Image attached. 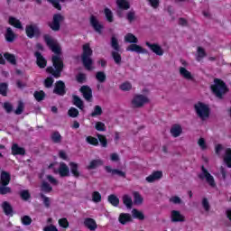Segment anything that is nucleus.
<instances>
[{
    "mask_svg": "<svg viewBox=\"0 0 231 231\" xmlns=\"http://www.w3.org/2000/svg\"><path fill=\"white\" fill-rule=\"evenodd\" d=\"M133 196H134V205H142L143 203V198L142 197V195L139 192L134 191L133 193Z\"/></svg>",
    "mask_w": 231,
    "mask_h": 231,
    "instance_id": "e433bc0d",
    "label": "nucleus"
},
{
    "mask_svg": "<svg viewBox=\"0 0 231 231\" xmlns=\"http://www.w3.org/2000/svg\"><path fill=\"white\" fill-rule=\"evenodd\" d=\"M58 223L61 228H68V226H69V222H68L67 218H60L59 219Z\"/></svg>",
    "mask_w": 231,
    "mask_h": 231,
    "instance_id": "bf43d9fd",
    "label": "nucleus"
},
{
    "mask_svg": "<svg viewBox=\"0 0 231 231\" xmlns=\"http://www.w3.org/2000/svg\"><path fill=\"white\" fill-rule=\"evenodd\" d=\"M119 89H121V91H131V89H133V85L131 82L125 81L119 86Z\"/></svg>",
    "mask_w": 231,
    "mask_h": 231,
    "instance_id": "79ce46f5",
    "label": "nucleus"
},
{
    "mask_svg": "<svg viewBox=\"0 0 231 231\" xmlns=\"http://www.w3.org/2000/svg\"><path fill=\"white\" fill-rule=\"evenodd\" d=\"M205 57H207V51H205V49H203L202 47H198L197 53H196V60L199 62L203 60Z\"/></svg>",
    "mask_w": 231,
    "mask_h": 231,
    "instance_id": "cd10ccee",
    "label": "nucleus"
},
{
    "mask_svg": "<svg viewBox=\"0 0 231 231\" xmlns=\"http://www.w3.org/2000/svg\"><path fill=\"white\" fill-rule=\"evenodd\" d=\"M169 202L171 203L172 205H181V203H183L181 198H180L179 196H171L169 199Z\"/></svg>",
    "mask_w": 231,
    "mask_h": 231,
    "instance_id": "49530a36",
    "label": "nucleus"
},
{
    "mask_svg": "<svg viewBox=\"0 0 231 231\" xmlns=\"http://www.w3.org/2000/svg\"><path fill=\"white\" fill-rule=\"evenodd\" d=\"M132 216L133 217H134L135 219H139L140 221H143L145 219V216L143 215V212L138 209H133Z\"/></svg>",
    "mask_w": 231,
    "mask_h": 231,
    "instance_id": "f704fd0d",
    "label": "nucleus"
},
{
    "mask_svg": "<svg viewBox=\"0 0 231 231\" xmlns=\"http://www.w3.org/2000/svg\"><path fill=\"white\" fill-rule=\"evenodd\" d=\"M90 24L93 26L94 30L97 32V33H102V30L104 29V26L98 22L97 17L91 16L90 18Z\"/></svg>",
    "mask_w": 231,
    "mask_h": 231,
    "instance_id": "4be33fe9",
    "label": "nucleus"
},
{
    "mask_svg": "<svg viewBox=\"0 0 231 231\" xmlns=\"http://www.w3.org/2000/svg\"><path fill=\"white\" fill-rule=\"evenodd\" d=\"M54 174H59L60 178H68L69 176V167L64 162H60L59 168H54Z\"/></svg>",
    "mask_w": 231,
    "mask_h": 231,
    "instance_id": "1a4fd4ad",
    "label": "nucleus"
},
{
    "mask_svg": "<svg viewBox=\"0 0 231 231\" xmlns=\"http://www.w3.org/2000/svg\"><path fill=\"white\" fill-rule=\"evenodd\" d=\"M5 39L6 42H14L17 39V34H15L12 27L5 29Z\"/></svg>",
    "mask_w": 231,
    "mask_h": 231,
    "instance_id": "dca6fc26",
    "label": "nucleus"
},
{
    "mask_svg": "<svg viewBox=\"0 0 231 231\" xmlns=\"http://www.w3.org/2000/svg\"><path fill=\"white\" fill-rule=\"evenodd\" d=\"M163 173L162 171H154L148 177H146L147 183H154V181H158V180H162Z\"/></svg>",
    "mask_w": 231,
    "mask_h": 231,
    "instance_id": "aec40b11",
    "label": "nucleus"
},
{
    "mask_svg": "<svg viewBox=\"0 0 231 231\" xmlns=\"http://www.w3.org/2000/svg\"><path fill=\"white\" fill-rule=\"evenodd\" d=\"M7 89H8V85L6 83H2L0 85V95H3V97H6Z\"/></svg>",
    "mask_w": 231,
    "mask_h": 231,
    "instance_id": "052dcab7",
    "label": "nucleus"
},
{
    "mask_svg": "<svg viewBox=\"0 0 231 231\" xmlns=\"http://www.w3.org/2000/svg\"><path fill=\"white\" fill-rule=\"evenodd\" d=\"M4 57L5 59H6L8 62H10V64H13L14 66L17 64V60L15 59V55L6 52L4 54Z\"/></svg>",
    "mask_w": 231,
    "mask_h": 231,
    "instance_id": "ea45409f",
    "label": "nucleus"
},
{
    "mask_svg": "<svg viewBox=\"0 0 231 231\" xmlns=\"http://www.w3.org/2000/svg\"><path fill=\"white\" fill-rule=\"evenodd\" d=\"M24 148L20 147L17 143L13 144L12 146V154H14V156L20 154V155H24Z\"/></svg>",
    "mask_w": 231,
    "mask_h": 231,
    "instance_id": "c85d7f7f",
    "label": "nucleus"
},
{
    "mask_svg": "<svg viewBox=\"0 0 231 231\" xmlns=\"http://www.w3.org/2000/svg\"><path fill=\"white\" fill-rule=\"evenodd\" d=\"M108 201L113 205V207H118L120 204V199L116 195H109Z\"/></svg>",
    "mask_w": 231,
    "mask_h": 231,
    "instance_id": "37998d69",
    "label": "nucleus"
},
{
    "mask_svg": "<svg viewBox=\"0 0 231 231\" xmlns=\"http://www.w3.org/2000/svg\"><path fill=\"white\" fill-rule=\"evenodd\" d=\"M125 42H129L130 44H138V38L133 33H127L125 36Z\"/></svg>",
    "mask_w": 231,
    "mask_h": 231,
    "instance_id": "7c9ffc66",
    "label": "nucleus"
},
{
    "mask_svg": "<svg viewBox=\"0 0 231 231\" xmlns=\"http://www.w3.org/2000/svg\"><path fill=\"white\" fill-rule=\"evenodd\" d=\"M84 225L87 226V228H88V230H97V222H95L93 218L85 219Z\"/></svg>",
    "mask_w": 231,
    "mask_h": 231,
    "instance_id": "bb28decb",
    "label": "nucleus"
},
{
    "mask_svg": "<svg viewBox=\"0 0 231 231\" xmlns=\"http://www.w3.org/2000/svg\"><path fill=\"white\" fill-rule=\"evenodd\" d=\"M21 219L23 225H25L26 226L32 225V217H30V216H23Z\"/></svg>",
    "mask_w": 231,
    "mask_h": 231,
    "instance_id": "680f3d73",
    "label": "nucleus"
},
{
    "mask_svg": "<svg viewBox=\"0 0 231 231\" xmlns=\"http://www.w3.org/2000/svg\"><path fill=\"white\" fill-rule=\"evenodd\" d=\"M211 91L217 98H223L228 92V88L223 80L215 79L213 85H211Z\"/></svg>",
    "mask_w": 231,
    "mask_h": 231,
    "instance_id": "7ed1b4c3",
    "label": "nucleus"
},
{
    "mask_svg": "<svg viewBox=\"0 0 231 231\" xmlns=\"http://www.w3.org/2000/svg\"><path fill=\"white\" fill-rule=\"evenodd\" d=\"M102 115V107L100 106H96L94 111L91 113V116H100Z\"/></svg>",
    "mask_w": 231,
    "mask_h": 231,
    "instance_id": "4d7b16f0",
    "label": "nucleus"
},
{
    "mask_svg": "<svg viewBox=\"0 0 231 231\" xmlns=\"http://www.w3.org/2000/svg\"><path fill=\"white\" fill-rule=\"evenodd\" d=\"M146 46L153 52L155 55L162 57L164 53L163 49L158 43H151L149 42H145Z\"/></svg>",
    "mask_w": 231,
    "mask_h": 231,
    "instance_id": "f8f14e48",
    "label": "nucleus"
},
{
    "mask_svg": "<svg viewBox=\"0 0 231 231\" xmlns=\"http://www.w3.org/2000/svg\"><path fill=\"white\" fill-rule=\"evenodd\" d=\"M123 203L126 206V208H133V198H131V196L124 195Z\"/></svg>",
    "mask_w": 231,
    "mask_h": 231,
    "instance_id": "72a5a7b5",
    "label": "nucleus"
},
{
    "mask_svg": "<svg viewBox=\"0 0 231 231\" xmlns=\"http://www.w3.org/2000/svg\"><path fill=\"white\" fill-rule=\"evenodd\" d=\"M119 223L121 225H127V223H133V216L129 213H121L118 217Z\"/></svg>",
    "mask_w": 231,
    "mask_h": 231,
    "instance_id": "6ab92c4d",
    "label": "nucleus"
},
{
    "mask_svg": "<svg viewBox=\"0 0 231 231\" xmlns=\"http://www.w3.org/2000/svg\"><path fill=\"white\" fill-rule=\"evenodd\" d=\"M73 104L76 107H79V109H84V102L78 96H73Z\"/></svg>",
    "mask_w": 231,
    "mask_h": 231,
    "instance_id": "58836bf2",
    "label": "nucleus"
},
{
    "mask_svg": "<svg viewBox=\"0 0 231 231\" xmlns=\"http://www.w3.org/2000/svg\"><path fill=\"white\" fill-rule=\"evenodd\" d=\"M35 57H36V62L37 66L39 68H44L47 64L46 59L43 58L42 54H41L39 51L35 52Z\"/></svg>",
    "mask_w": 231,
    "mask_h": 231,
    "instance_id": "393cba45",
    "label": "nucleus"
},
{
    "mask_svg": "<svg viewBox=\"0 0 231 231\" xmlns=\"http://www.w3.org/2000/svg\"><path fill=\"white\" fill-rule=\"evenodd\" d=\"M179 73L182 79H185V80H194V76L192 75V72H190L185 67H180Z\"/></svg>",
    "mask_w": 231,
    "mask_h": 231,
    "instance_id": "f3484780",
    "label": "nucleus"
},
{
    "mask_svg": "<svg viewBox=\"0 0 231 231\" xmlns=\"http://www.w3.org/2000/svg\"><path fill=\"white\" fill-rule=\"evenodd\" d=\"M95 127H96L97 131H101V132L106 131V124H104L102 122H97Z\"/></svg>",
    "mask_w": 231,
    "mask_h": 231,
    "instance_id": "338daca9",
    "label": "nucleus"
},
{
    "mask_svg": "<svg viewBox=\"0 0 231 231\" xmlns=\"http://www.w3.org/2000/svg\"><path fill=\"white\" fill-rule=\"evenodd\" d=\"M126 19H127L128 23H133V22L136 21V13H134V11H129L126 14Z\"/></svg>",
    "mask_w": 231,
    "mask_h": 231,
    "instance_id": "09e8293b",
    "label": "nucleus"
},
{
    "mask_svg": "<svg viewBox=\"0 0 231 231\" xmlns=\"http://www.w3.org/2000/svg\"><path fill=\"white\" fill-rule=\"evenodd\" d=\"M117 8V15L122 17V11L121 10H129L131 8V4L127 0H116Z\"/></svg>",
    "mask_w": 231,
    "mask_h": 231,
    "instance_id": "ddd939ff",
    "label": "nucleus"
},
{
    "mask_svg": "<svg viewBox=\"0 0 231 231\" xmlns=\"http://www.w3.org/2000/svg\"><path fill=\"white\" fill-rule=\"evenodd\" d=\"M201 207L207 214H208V212H210V208H211L210 201L207 199V197L202 198Z\"/></svg>",
    "mask_w": 231,
    "mask_h": 231,
    "instance_id": "c756f323",
    "label": "nucleus"
},
{
    "mask_svg": "<svg viewBox=\"0 0 231 231\" xmlns=\"http://www.w3.org/2000/svg\"><path fill=\"white\" fill-rule=\"evenodd\" d=\"M41 198L43 201V205L46 208H50V207H51V199H50L49 197H46L44 194L41 193Z\"/></svg>",
    "mask_w": 231,
    "mask_h": 231,
    "instance_id": "c03bdc74",
    "label": "nucleus"
},
{
    "mask_svg": "<svg viewBox=\"0 0 231 231\" xmlns=\"http://www.w3.org/2000/svg\"><path fill=\"white\" fill-rule=\"evenodd\" d=\"M200 180H205V181L209 185V187H216V180L214 176H212L205 167L202 166V172L199 175Z\"/></svg>",
    "mask_w": 231,
    "mask_h": 231,
    "instance_id": "0eeeda50",
    "label": "nucleus"
},
{
    "mask_svg": "<svg viewBox=\"0 0 231 231\" xmlns=\"http://www.w3.org/2000/svg\"><path fill=\"white\" fill-rule=\"evenodd\" d=\"M51 140L54 142V143H60L62 136H60L59 132H56L52 134Z\"/></svg>",
    "mask_w": 231,
    "mask_h": 231,
    "instance_id": "603ef678",
    "label": "nucleus"
},
{
    "mask_svg": "<svg viewBox=\"0 0 231 231\" xmlns=\"http://www.w3.org/2000/svg\"><path fill=\"white\" fill-rule=\"evenodd\" d=\"M34 98L38 100V102H41L44 98V92L43 91H36L34 92Z\"/></svg>",
    "mask_w": 231,
    "mask_h": 231,
    "instance_id": "e2e57ef3",
    "label": "nucleus"
},
{
    "mask_svg": "<svg viewBox=\"0 0 231 231\" xmlns=\"http://www.w3.org/2000/svg\"><path fill=\"white\" fill-rule=\"evenodd\" d=\"M92 201H94V203H100L102 201V195H100V192L94 191L92 193Z\"/></svg>",
    "mask_w": 231,
    "mask_h": 231,
    "instance_id": "de8ad7c7",
    "label": "nucleus"
},
{
    "mask_svg": "<svg viewBox=\"0 0 231 231\" xmlns=\"http://www.w3.org/2000/svg\"><path fill=\"white\" fill-rule=\"evenodd\" d=\"M98 141L100 142L102 147H107V138L100 134H97Z\"/></svg>",
    "mask_w": 231,
    "mask_h": 231,
    "instance_id": "6e6d98bb",
    "label": "nucleus"
},
{
    "mask_svg": "<svg viewBox=\"0 0 231 231\" xmlns=\"http://www.w3.org/2000/svg\"><path fill=\"white\" fill-rule=\"evenodd\" d=\"M96 79L97 81H99L101 84L106 82V79H107V77L106 76V73L103 71H98L96 73Z\"/></svg>",
    "mask_w": 231,
    "mask_h": 231,
    "instance_id": "a18cd8bd",
    "label": "nucleus"
},
{
    "mask_svg": "<svg viewBox=\"0 0 231 231\" xmlns=\"http://www.w3.org/2000/svg\"><path fill=\"white\" fill-rule=\"evenodd\" d=\"M171 223H185V216L180 210H171Z\"/></svg>",
    "mask_w": 231,
    "mask_h": 231,
    "instance_id": "9b49d317",
    "label": "nucleus"
},
{
    "mask_svg": "<svg viewBox=\"0 0 231 231\" xmlns=\"http://www.w3.org/2000/svg\"><path fill=\"white\" fill-rule=\"evenodd\" d=\"M197 145H199L200 151H207L208 149V143H207V140L203 137L198 139Z\"/></svg>",
    "mask_w": 231,
    "mask_h": 231,
    "instance_id": "2f4dec72",
    "label": "nucleus"
},
{
    "mask_svg": "<svg viewBox=\"0 0 231 231\" xmlns=\"http://www.w3.org/2000/svg\"><path fill=\"white\" fill-rule=\"evenodd\" d=\"M10 192H12L10 188H8L3 184H0V194H10Z\"/></svg>",
    "mask_w": 231,
    "mask_h": 231,
    "instance_id": "69168bd1",
    "label": "nucleus"
},
{
    "mask_svg": "<svg viewBox=\"0 0 231 231\" xmlns=\"http://www.w3.org/2000/svg\"><path fill=\"white\" fill-rule=\"evenodd\" d=\"M80 91L85 100H87L88 102H89L91 98H93V91L91 90V88L88 86H83L81 87Z\"/></svg>",
    "mask_w": 231,
    "mask_h": 231,
    "instance_id": "a211bd4d",
    "label": "nucleus"
},
{
    "mask_svg": "<svg viewBox=\"0 0 231 231\" xmlns=\"http://www.w3.org/2000/svg\"><path fill=\"white\" fill-rule=\"evenodd\" d=\"M44 41L49 46V48L55 53L56 55L52 57V64L53 67H48L46 69L47 73L54 76L55 79H59L60 77V73H62V69L64 68V63L62 62V58H60V45L57 42V40L53 39L50 35L44 36Z\"/></svg>",
    "mask_w": 231,
    "mask_h": 231,
    "instance_id": "f257e3e1",
    "label": "nucleus"
},
{
    "mask_svg": "<svg viewBox=\"0 0 231 231\" xmlns=\"http://www.w3.org/2000/svg\"><path fill=\"white\" fill-rule=\"evenodd\" d=\"M70 172L74 178H80V170L79 169V164L77 162H69Z\"/></svg>",
    "mask_w": 231,
    "mask_h": 231,
    "instance_id": "b1692460",
    "label": "nucleus"
},
{
    "mask_svg": "<svg viewBox=\"0 0 231 231\" xmlns=\"http://www.w3.org/2000/svg\"><path fill=\"white\" fill-rule=\"evenodd\" d=\"M25 32L29 39H33V37H37V35L41 34V30H39V27L35 24L27 25Z\"/></svg>",
    "mask_w": 231,
    "mask_h": 231,
    "instance_id": "9d476101",
    "label": "nucleus"
},
{
    "mask_svg": "<svg viewBox=\"0 0 231 231\" xmlns=\"http://www.w3.org/2000/svg\"><path fill=\"white\" fill-rule=\"evenodd\" d=\"M64 21V16L60 14H57L53 15L52 23H50V28L54 32H59L60 30V23Z\"/></svg>",
    "mask_w": 231,
    "mask_h": 231,
    "instance_id": "6e6552de",
    "label": "nucleus"
},
{
    "mask_svg": "<svg viewBox=\"0 0 231 231\" xmlns=\"http://www.w3.org/2000/svg\"><path fill=\"white\" fill-rule=\"evenodd\" d=\"M0 180L1 185L6 186L10 183V175L6 171H2Z\"/></svg>",
    "mask_w": 231,
    "mask_h": 231,
    "instance_id": "473e14b6",
    "label": "nucleus"
},
{
    "mask_svg": "<svg viewBox=\"0 0 231 231\" xmlns=\"http://www.w3.org/2000/svg\"><path fill=\"white\" fill-rule=\"evenodd\" d=\"M86 142H87V143H89V145H94V146L98 145V139H97L93 136H87Z\"/></svg>",
    "mask_w": 231,
    "mask_h": 231,
    "instance_id": "8fccbe9b",
    "label": "nucleus"
},
{
    "mask_svg": "<svg viewBox=\"0 0 231 231\" xmlns=\"http://www.w3.org/2000/svg\"><path fill=\"white\" fill-rule=\"evenodd\" d=\"M223 162L228 169H231V148L225 147L223 144H217L215 146V152L217 156H221V152H223Z\"/></svg>",
    "mask_w": 231,
    "mask_h": 231,
    "instance_id": "39448f33",
    "label": "nucleus"
},
{
    "mask_svg": "<svg viewBox=\"0 0 231 231\" xmlns=\"http://www.w3.org/2000/svg\"><path fill=\"white\" fill-rule=\"evenodd\" d=\"M2 208L5 214V216H12V212H13V209H12V206L10 205V203L8 202H4L2 204Z\"/></svg>",
    "mask_w": 231,
    "mask_h": 231,
    "instance_id": "4c0bfd02",
    "label": "nucleus"
},
{
    "mask_svg": "<svg viewBox=\"0 0 231 231\" xmlns=\"http://www.w3.org/2000/svg\"><path fill=\"white\" fill-rule=\"evenodd\" d=\"M23 111H24V103L23 101H19L18 106L16 110L14 111L15 115H22Z\"/></svg>",
    "mask_w": 231,
    "mask_h": 231,
    "instance_id": "13d9d810",
    "label": "nucleus"
},
{
    "mask_svg": "<svg viewBox=\"0 0 231 231\" xmlns=\"http://www.w3.org/2000/svg\"><path fill=\"white\" fill-rule=\"evenodd\" d=\"M194 109L197 116L200 120H208L210 117V106L203 102H198L194 105Z\"/></svg>",
    "mask_w": 231,
    "mask_h": 231,
    "instance_id": "20e7f679",
    "label": "nucleus"
},
{
    "mask_svg": "<svg viewBox=\"0 0 231 231\" xmlns=\"http://www.w3.org/2000/svg\"><path fill=\"white\" fill-rule=\"evenodd\" d=\"M69 116H70L72 118H77V116H79V110L75 107H71L69 110Z\"/></svg>",
    "mask_w": 231,
    "mask_h": 231,
    "instance_id": "0e129e2a",
    "label": "nucleus"
},
{
    "mask_svg": "<svg viewBox=\"0 0 231 231\" xmlns=\"http://www.w3.org/2000/svg\"><path fill=\"white\" fill-rule=\"evenodd\" d=\"M126 51H134L135 53H139V54H143V55H145L148 53L146 49H144L143 47H142L136 43H133V44L129 45L126 48Z\"/></svg>",
    "mask_w": 231,
    "mask_h": 231,
    "instance_id": "4468645a",
    "label": "nucleus"
},
{
    "mask_svg": "<svg viewBox=\"0 0 231 231\" xmlns=\"http://www.w3.org/2000/svg\"><path fill=\"white\" fill-rule=\"evenodd\" d=\"M149 102H151L149 96L137 94L132 98L131 106L132 107L140 108L143 107L145 104H149Z\"/></svg>",
    "mask_w": 231,
    "mask_h": 231,
    "instance_id": "423d86ee",
    "label": "nucleus"
},
{
    "mask_svg": "<svg viewBox=\"0 0 231 231\" xmlns=\"http://www.w3.org/2000/svg\"><path fill=\"white\" fill-rule=\"evenodd\" d=\"M100 165H104V162L100 159L93 160L90 162L89 165L88 166V169H97V167H100Z\"/></svg>",
    "mask_w": 231,
    "mask_h": 231,
    "instance_id": "c9c22d12",
    "label": "nucleus"
},
{
    "mask_svg": "<svg viewBox=\"0 0 231 231\" xmlns=\"http://www.w3.org/2000/svg\"><path fill=\"white\" fill-rule=\"evenodd\" d=\"M41 190L42 192H45L46 194H49V192H51L53 190V188H51V186L48 182L42 181L41 186Z\"/></svg>",
    "mask_w": 231,
    "mask_h": 231,
    "instance_id": "a19ab883",
    "label": "nucleus"
},
{
    "mask_svg": "<svg viewBox=\"0 0 231 231\" xmlns=\"http://www.w3.org/2000/svg\"><path fill=\"white\" fill-rule=\"evenodd\" d=\"M112 57L114 59L116 64H120V62H122V56H120V53H118L117 51H113Z\"/></svg>",
    "mask_w": 231,
    "mask_h": 231,
    "instance_id": "5fc2aeb1",
    "label": "nucleus"
},
{
    "mask_svg": "<svg viewBox=\"0 0 231 231\" xmlns=\"http://www.w3.org/2000/svg\"><path fill=\"white\" fill-rule=\"evenodd\" d=\"M105 171L112 176H119V178H125V171L118 169H113L111 166L105 167Z\"/></svg>",
    "mask_w": 231,
    "mask_h": 231,
    "instance_id": "2eb2a0df",
    "label": "nucleus"
},
{
    "mask_svg": "<svg viewBox=\"0 0 231 231\" xmlns=\"http://www.w3.org/2000/svg\"><path fill=\"white\" fill-rule=\"evenodd\" d=\"M8 23L11 26H14V28H17L18 30H23V23L19 19L14 16H11L9 17Z\"/></svg>",
    "mask_w": 231,
    "mask_h": 231,
    "instance_id": "a878e982",
    "label": "nucleus"
},
{
    "mask_svg": "<svg viewBox=\"0 0 231 231\" xmlns=\"http://www.w3.org/2000/svg\"><path fill=\"white\" fill-rule=\"evenodd\" d=\"M20 196L22 199H24L25 201L30 199V192L26 189L21 191Z\"/></svg>",
    "mask_w": 231,
    "mask_h": 231,
    "instance_id": "774afa93",
    "label": "nucleus"
},
{
    "mask_svg": "<svg viewBox=\"0 0 231 231\" xmlns=\"http://www.w3.org/2000/svg\"><path fill=\"white\" fill-rule=\"evenodd\" d=\"M92 55H93V50H91V46H89V43L84 44L83 52L81 54V60H82L83 66L88 71H91V69H93V60L91 59Z\"/></svg>",
    "mask_w": 231,
    "mask_h": 231,
    "instance_id": "f03ea898",
    "label": "nucleus"
},
{
    "mask_svg": "<svg viewBox=\"0 0 231 231\" xmlns=\"http://www.w3.org/2000/svg\"><path fill=\"white\" fill-rule=\"evenodd\" d=\"M105 15H106V21H108V23H113V21H114L113 12L109 8L105 9Z\"/></svg>",
    "mask_w": 231,
    "mask_h": 231,
    "instance_id": "864d4df0",
    "label": "nucleus"
},
{
    "mask_svg": "<svg viewBox=\"0 0 231 231\" xmlns=\"http://www.w3.org/2000/svg\"><path fill=\"white\" fill-rule=\"evenodd\" d=\"M54 93L56 95H66V86L64 85V82L58 81L55 85Z\"/></svg>",
    "mask_w": 231,
    "mask_h": 231,
    "instance_id": "5701e85b",
    "label": "nucleus"
},
{
    "mask_svg": "<svg viewBox=\"0 0 231 231\" xmlns=\"http://www.w3.org/2000/svg\"><path fill=\"white\" fill-rule=\"evenodd\" d=\"M111 46L114 50H116V51H120V46L118 45V40L115 36H112Z\"/></svg>",
    "mask_w": 231,
    "mask_h": 231,
    "instance_id": "3c124183",
    "label": "nucleus"
},
{
    "mask_svg": "<svg viewBox=\"0 0 231 231\" xmlns=\"http://www.w3.org/2000/svg\"><path fill=\"white\" fill-rule=\"evenodd\" d=\"M170 133L173 138H178L181 136V133H183V128L181 125H173L170 130Z\"/></svg>",
    "mask_w": 231,
    "mask_h": 231,
    "instance_id": "412c9836",
    "label": "nucleus"
}]
</instances>
